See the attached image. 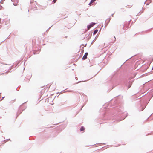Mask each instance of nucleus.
<instances>
[{"label": "nucleus", "mask_w": 153, "mask_h": 153, "mask_svg": "<svg viewBox=\"0 0 153 153\" xmlns=\"http://www.w3.org/2000/svg\"><path fill=\"white\" fill-rule=\"evenodd\" d=\"M12 1L14 2L13 4L15 6H17V4L19 2V0H12Z\"/></svg>", "instance_id": "nucleus-1"}, {"label": "nucleus", "mask_w": 153, "mask_h": 153, "mask_svg": "<svg viewBox=\"0 0 153 153\" xmlns=\"http://www.w3.org/2000/svg\"><path fill=\"white\" fill-rule=\"evenodd\" d=\"M95 24V23H92L90 25H88V29H89L90 28H91V27H92Z\"/></svg>", "instance_id": "nucleus-2"}, {"label": "nucleus", "mask_w": 153, "mask_h": 153, "mask_svg": "<svg viewBox=\"0 0 153 153\" xmlns=\"http://www.w3.org/2000/svg\"><path fill=\"white\" fill-rule=\"evenodd\" d=\"M88 53H85V54L84 55V56L82 58V59L83 60H85L87 58V56L88 55Z\"/></svg>", "instance_id": "nucleus-3"}, {"label": "nucleus", "mask_w": 153, "mask_h": 153, "mask_svg": "<svg viewBox=\"0 0 153 153\" xmlns=\"http://www.w3.org/2000/svg\"><path fill=\"white\" fill-rule=\"evenodd\" d=\"M98 30H95L93 34L94 35L95 34L98 32Z\"/></svg>", "instance_id": "nucleus-4"}, {"label": "nucleus", "mask_w": 153, "mask_h": 153, "mask_svg": "<svg viewBox=\"0 0 153 153\" xmlns=\"http://www.w3.org/2000/svg\"><path fill=\"white\" fill-rule=\"evenodd\" d=\"M85 130V128L83 126H82L80 128V131H82Z\"/></svg>", "instance_id": "nucleus-5"}, {"label": "nucleus", "mask_w": 153, "mask_h": 153, "mask_svg": "<svg viewBox=\"0 0 153 153\" xmlns=\"http://www.w3.org/2000/svg\"><path fill=\"white\" fill-rule=\"evenodd\" d=\"M95 1V0H91V3H93Z\"/></svg>", "instance_id": "nucleus-6"}, {"label": "nucleus", "mask_w": 153, "mask_h": 153, "mask_svg": "<svg viewBox=\"0 0 153 153\" xmlns=\"http://www.w3.org/2000/svg\"><path fill=\"white\" fill-rule=\"evenodd\" d=\"M57 0H53V3H54Z\"/></svg>", "instance_id": "nucleus-7"}, {"label": "nucleus", "mask_w": 153, "mask_h": 153, "mask_svg": "<svg viewBox=\"0 0 153 153\" xmlns=\"http://www.w3.org/2000/svg\"><path fill=\"white\" fill-rule=\"evenodd\" d=\"M14 102V100H12L11 101V103H13Z\"/></svg>", "instance_id": "nucleus-8"}, {"label": "nucleus", "mask_w": 153, "mask_h": 153, "mask_svg": "<svg viewBox=\"0 0 153 153\" xmlns=\"http://www.w3.org/2000/svg\"><path fill=\"white\" fill-rule=\"evenodd\" d=\"M92 3H91V1L90 2V3L89 4V5H91V4H92Z\"/></svg>", "instance_id": "nucleus-9"}, {"label": "nucleus", "mask_w": 153, "mask_h": 153, "mask_svg": "<svg viewBox=\"0 0 153 153\" xmlns=\"http://www.w3.org/2000/svg\"><path fill=\"white\" fill-rule=\"evenodd\" d=\"M110 20V19H109L108 20V22H109Z\"/></svg>", "instance_id": "nucleus-10"}, {"label": "nucleus", "mask_w": 153, "mask_h": 153, "mask_svg": "<svg viewBox=\"0 0 153 153\" xmlns=\"http://www.w3.org/2000/svg\"><path fill=\"white\" fill-rule=\"evenodd\" d=\"M51 85H50V87H50L51 86Z\"/></svg>", "instance_id": "nucleus-11"}, {"label": "nucleus", "mask_w": 153, "mask_h": 153, "mask_svg": "<svg viewBox=\"0 0 153 153\" xmlns=\"http://www.w3.org/2000/svg\"><path fill=\"white\" fill-rule=\"evenodd\" d=\"M54 86H55V87H56V85H54Z\"/></svg>", "instance_id": "nucleus-12"}]
</instances>
